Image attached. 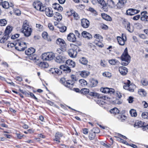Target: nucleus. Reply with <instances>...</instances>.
<instances>
[{
  "label": "nucleus",
  "mask_w": 148,
  "mask_h": 148,
  "mask_svg": "<svg viewBox=\"0 0 148 148\" xmlns=\"http://www.w3.org/2000/svg\"><path fill=\"white\" fill-rule=\"evenodd\" d=\"M109 62L110 64L112 65H119L120 63L118 60L115 59L110 60L109 61Z\"/></svg>",
  "instance_id": "33"
},
{
  "label": "nucleus",
  "mask_w": 148,
  "mask_h": 148,
  "mask_svg": "<svg viewBox=\"0 0 148 148\" xmlns=\"http://www.w3.org/2000/svg\"><path fill=\"white\" fill-rule=\"evenodd\" d=\"M119 70L121 74L123 75L126 74L128 72L127 69L125 67L121 66L119 67Z\"/></svg>",
  "instance_id": "17"
},
{
  "label": "nucleus",
  "mask_w": 148,
  "mask_h": 148,
  "mask_svg": "<svg viewBox=\"0 0 148 148\" xmlns=\"http://www.w3.org/2000/svg\"><path fill=\"white\" fill-rule=\"evenodd\" d=\"M63 136V134L61 132H58L55 134V137L56 139H58L62 138Z\"/></svg>",
  "instance_id": "45"
},
{
  "label": "nucleus",
  "mask_w": 148,
  "mask_h": 148,
  "mask_svg": "<svg viewBox=\"0 0 148 148\" xmlns=\"http://www.w3.org/2000/svg\"><path fill=\"white\" fill-rule=\"evenodd\" d=\"M148 13L147 11H143L141 12L140 19L145 21H148V16L147 15Z\"/></svg>",
  "instance_id": "15"
},
{
  "label": "nucleus",
  "mask_w": 148,
  "mask_h": 148,
  "mask_svg": "<svg viewBox=\"0 0 148 148\" xmlns=\"http://www.w3.org/2000/svg\"><path fill=\"white\" fill-rule=\"evenodd\" d=\"M60 81L65 86L71 89L73 87L74 83L70 80H68L67 81L65 82L64 78H62L60 79Z\"/></svg>",
  "instance_id": "6"
},
{
  "label": "nucleus",
  "mask_w": 148,
  "mask_h": 148,
  "mask_svg": "<svg viewBox=\"0 0 148 148\" xmlns=\"http://www.w3.org/2000/svg\"><path fill=\"white\" fill-rule=\"evenodd\" d=\"M21 92L23 94H25L27 96H28L30 95L31 97L34 98L35 100H37V98L32 93L29 92L24 91V92L21 90Z\"/></svg>",
  "instance_id": "27"
},
{
  "label": "nucleus",
  "mask_w": 148,
  "mask_h": 148,
  "mask_svg": "<svg viewBox=\"0 0 148 148\" xmlns=\"http://www.w3.org/2000/svg\"><path fill=\"white\" fill-rule=\"evenodd\" d=\"M98 2L102 6V8L105 11H107L108 10L106 4L104 0H97Z\"/></svg>",
  "instance_id": "20"
},
{
  "label": "nucleus",
  "mask_w": 148,
  "mask_h": 148,
  "mask_svg": "<svg viewBox=\"0 0 148 148\" xmlns=\"http://www.w3.org/2000/svg\"><path fill=\"white\" fill-rule=\"evenodd\" d=\"M16 44L15 45L14 43H9L7 45V46L8 47H15V48Z\"/></svg>",
  "instance_id": "56"
},
{
  "label": "nucleus",
  "mask_w": 148,
  "mask_h": 148,
  "mask_svg": "<svg viewBox=\"0 0 148 148\" xmlns=\"http://www.w3.org/2000/svg\"><path fill=\"white\" fill-rule=\"evenodd\" d=\"M100 91L103 93H109L111 94H113L115 92L113 88H109L107 87L102 88L100 89Z\"/></svg>",
  "instance_id": "7"
},
{
  "label": "nucleus",
  "mask_w": 148,
  "mask_h": 148,
  "mask_svg": "<svg viewBox=\"0 0 148 148\" xmlns=\"http://www.w3.org/2000/svg\"><path fill=\"white\" fill-rule=\"evenodd\" d=\"M66 29V27L65 26L62 27L60 28V31L61 32H65Z\"/></svg>",
  "instance_id": "60"
},
{
  "label": "nucleus",
  "mask_w": 148,
  "mask_h": 148,
  "mask_svg": "<svg viewBox=\"0 0 148 148\" xmlns=\"http://www.w3.org/2000/svg\"><path fill=\"white\" fill-rule=\"evenodd\" d=\"M121 59L123 61L122 63V64L123 65L126 66L130 62V57L128 54L127 48H126L124 50V52L121 56Z\"/></svg>",
  "instance_id": "2"
},
{
  "label": "nucleus",
  "mask_w": 148,
  "mask_h": 148,
  "mask_svg": "<svg viewBox=\"0 0 148 148\" xmlns=\"http://www.w3.org/2000/svg\"><path fill=\"white\" fill-rule=\"evenodd\" d=\"M69 56L75 58L77 55V52L76 50L73 49H70L68 51Z\"/></svg>",
  "instance_id": "10"
},
{
  "label": "nucleus",
  "mask_w": 148,
  "mask_h": 148,
  "mask_svg": "<svg viewBox=\"0 0 148 148\" xmlns=\"http://www.w3.org/2000/svg\"><path fill=\"white\" fill-rule=\"evenodd\" d=\"M47 8H46L45 6H43L42 4L38 10L42 12H43L44 11H45V10H46Z\"/></svg>",
  "instance_id": "55"
},
{
  "label": "nucleus",
  "mask_w": 148,
  "mask_h": 148,
  "mask_svg": "<svg viewBox=\"0 0 148 148\" xmlns=\"http://www.w3.org/2000/svg\"><path fill=\"white\" fill-rule=\"evenodd\" d=\"M79 81L81 85L83 86H84L87 84V82L83 79H81L79 80Z\"/></svg>",
  "instance_id": "43"
},
{
  "label": "nucleus",
  "mask_w": 148,
  "mask_h": 148,
  "mask_svg": "<svg viewBox=\"0 0 148 148\" xmlns=\"http://www.w3.org/2000/svg\"><path fill=\"white\" fill-rule=\"evenodd\" d=\"M55 60L56 62L59 63H63L66 61L65 58L61 56H57Z\"/></svg>",
  "instance_id": "14"
},
{
  "label": "nucleus",
  "mask_w": 148,
  "mask_h": 148,
  "mask_svg": "<svg viewBox=\"0 0 148 148\" xmlns=\"http://www.w3.org/2000/svg\"><path fill=\"white\" fill-rule=\"evenodd\" d=\"M98 84L97 81L95 79H92L90 80V86L91 87H94L97 85Z\"/></svg>",
  "instance_id": "32"
},
{
  "label": "nucleus",
  "mask_w": 148,
  "mask_h": 148,
  "mask_svg": "<svg viewBox=\"0 0 148 148\" xmlns=\"http://www.w3.org/2000/svg\"><path fill=\"white\" fill-rule=\"evenodd\" d=\"M94 37L95 38L98 39V40H97L98 41H102L103 39L102 37L99 34H95Z\"/></svg>",
  "instance_id": "42"
},
{
  "label": "nucleus",
  "mask_w": 148,
  "mask_h": 148,
  "mask_svg": "<svg viewBox=\"0 0 148 148\" xmlns=\"http://www.w3.org/2000/svg\"><path fill=\"white\" fill-rule=\"evenodd\" d=\"M32 30L29 27L27 21H24L22 29V32L24 34V36L26 37L30 36L32 32Z\"/></svg>",
  "instance_id": "1"
},
{
  "label": "nucleus",
  "mask_w": 148,
  "mask_h": 148,
  "mask_svg": "<svg viewBox=\"0 0 148 148\" xmlns=\"http://www.w3.org/2000/svg\"><path fill=\"white\" fill-rule=\"evenodd\" d=\"M118 141L122 143L123 144L127 145H129L128 143L125 139H118Z\"/></svg>",
  "instance_id": "57"
},
{
  "label": "nucleus",
  "mask_w": 148,
  "mask_h": 148,
  "mask_svg": "<svg viewBox=\"0 0 148 148\" xmlns=\"http://www.w3.org/2000/svg\"><path fill=\"white\" fill-rule=\"evenodd\" d=\"M82 26L84 28H87L89 26L90 22L86 18H83L81 20Z\"/></svg>",
  "instance_id": "9"
},
{
  "label": "nucleus",
  "mask_w": 148,
  "mask_h": 148,
  "mask_svg": "<svg viewBox=\"0 0 148 148\" xmlns=\"http://www.w3.org/2000/svg\"><path fill=\"white\" fill-rule=\"evenodd\" d=\"M39 66L42 68H47L49 66L48 64L46 62H41L39 64Z\"/></svg>",
  "instance_id": "35"
},
{
  "label": "nucleus",
  "mask_w": 148,
  "mask_h": 148,
  "mask_svg": "<svg viewBox=\"0 0 148 148\" xmlns=\"http://www.w3.org/2000/svg\"><path fill=\"white\" fill-rule=\"evenodd\" d=\"M42 37L45 39H47L48 41H51V39H48L47 37L48 36V34L46 32H43L42 34Z\"/></svg>",
  "instance_id": "48"
},
{
  "label": "nucleus",
  "mask_w": 148,
  "mask_h": 148,
  "mask_svg": "<svg viewBox=\"0 0 148 148\" xmlns=\"http://www.w3.org/2000/svg\"><path fill=\"white\" fill-rule=\"evenodd\" d=\"M9 36L7 35H5L3 38L1 39V43H4L5 42L7 41Z\"/></svg>",
  "instance_id": "41"
},
{
  "label": "nucleus",
  "mask_w": 148,
  "mask_h": 148,
  "mask_svg": "<svg viewBox=\"0 0 148 148\" xmlns=\"http://www.w3.org/2000/svg\"><path fill=\"white\" fill-rule=\"evenodd\" d=\"M56 43L57 44L59 45L62 48L65 47L66 44L65 41L62 39L60 38H58L56 41Z\"/></svg>",
  "instance_id": "11"
},
{
  "label": "nucleus",
  "mask_w": 148,
  "mask_h": 148,
  "mask_svg": "<svg viewBox=\"0 0 148 148\" xmlns=\"http://www.w3.org/2000/svg\"><path fill=\"white\" fill-rule=\"evenodd\" d=\"M55 54L52 52H47L42 54V58L43 60L50 61L54 59Z\"/></svg>",
  "instance_id": "3"
},
{
  "label": "nucleus",
  "mask_w": 148,
  "mask_h": 148,
  "mask_svg": "<svg viewBox=\"0 0 148 148\" xmlns=\"http://www.w3.org/2000/svg\"><path fill=\"white\" fill-rule=\"evenodd\" d=\"M90 73L87 71H83L80 73V75L83 77H86Z\"/></svg>",
  "instance_id": "34"
},
{
  "label": "nucleus",
  "mask_w": 148,
  "mask_h": 148,
  "mask_svg": "<svg viewBox=\"0 0 148 148\" xmlns=\"http://www.w3.org/2000/svg\"><path fill=\"white\" fill-rule=\"evenodd\" d=\"M9 3L7 1H5L1 3V5L4 8L8 9L9 7Z\"/></svg>",
  "instance_id": "37"
},
{
  "label": "nucleus",
  "mask_w": 148,
  "mask_h": 148,
  "mask_svg": "<svg viewBox=\"0 0 148 148\" xmlns=\"http://www.w3.org/2000/svg\"><path fill=\"white\" fill-rule=\"evenodd\" d=\"M119 118L121 121H123L126 119V116L123 115L119 116Z\"/></svg>",
  "instance_id": "53"
},
{
  "label": "nucleus",
  "mask_w": 148,
  "mask_h": 148,
  "mask_svg": "<svg viewBox=\"0 0 148 148\" xmlns=\"http://www.w3.org/2000/svg\"><path fill=\"white\" fill-rule=\"evenodd\" d=\"M82 35L83 37L88 39H89L92 37V35L90 33L85 31L82 32Z\"/></svg>",
  "instance_id": "25"
},
{
  "label": "nucleus",
  "mask_w": 148,
  "mask_h": 148,
  "mask_svg": "<svg viewBox=\"0 0 148 148\" xmlns=\"http://www.w3.org/2000/svg\"><path fill=\"white\" fill-rule=\"evenodd\" d=\"M81 91L83 94H86L89 92V90L87 88H83L81 89Z\"/></svg>",
  "instance_id": "54"
},
{
  "label": "nucleus",
  "mask_w": 148,
  "mask_h": 148,
  "mask_svg": "<svg viewBox=\"0 0 148 148\" xmlns=\"http://www.w3.org/2000/svg\"><path fill=\"white\" fill-rule=\"evenodd\" d=\"M35 52V49L33 48H30L25 51V53L26 55L31 56Z\"/></svg>",
  "instance_id": "22"
},
{
  "label": "nucleus",
  "mask_w": 148,
  "mask_h": 148,
  "mask_svg": "<svg viewBox=\"0 0 148 148\" xmlns=\"http://www.w3.org/2000/svg\"><path fill=\"white\" fill-rule=\"evenodd\" d=\"M12 30V26H7L5 31V35H7L8 36H9V34L11 32Z\"/></svg>",
  "instance_id": "31"
},
{
  "label": "nucleus",
  "mask_w": 148,
  "mask_h": 148,
  "mask_svg": "<svg viewBox=\"0 0 148 148\" xmlns=\"http://www.w3.org/2000/svg\"><path fill=\"white\" fill-rule=\"evenodd\" d=\"M88 93L89 95L91 96L98 97L99 96V94L96 92H89Z\"/></svg>",
  "instance_id": "52"
},
{
  "label": "nucleus",
  "mask_w": 148,
  "mask_h": 148,
  "mask_svg": "<svg viewBox=\"0 0 148 148\" xmlns=\"http://www.w3.org/2000/svg\"><path fill=\"white\" fill-rule=\"evenodd\" d=\"M7 23V21L5 19H1V26H5Z\"/></svg>",
  "instance_id": "49"
},
{
  "label": "nucleus",
  "mask_w": 148,
  "mask_h": 148,
  "mask_svg": "<svg viewBox=\"0 0 148 148\" xmlns=\"http://www.w3.org/2000/svg\"><path fill=\"white\" fill-rule=\"evenodd\" d=\"M60 4L57 3H55L53 5V7L55 9L57 10L59 7Z\"/></svg>",
  "instance_id": "62"
},
{
  "label": "nucleus",
  "mask_w": 148,
  "mask_h": 148,
  "mask_svg": "<svg viewBox=\"0 0 148 148\" xmlns=\"http://www.w3.org/2000/svg\"><path fill=\"white\" fill-rule=\"evenodd\" d=\"M110 112L113 114H115L119 113V111L117 108H115L111 109L110 110Z\"/></svg>",
  "instance_id": "36"
},
{
  "label": "nucleus",
  "mask_w": 148,
  "mask_h": 148,
  "mask_svg": "<svg viewBox=\"0 0 148 148\" xmlns=\"http://www.w3.org/2000/svg\"><path fill=\"white\" fill-rule=\"evenodd\" d=\"M123 34H122V37L118 36L117 40L119 44L121 45H123L125 44V42L126 40V37L125 36V39L123 38Z\"/></svg>",
  "instance_id": "16"
},
{
  "label": "nucleus",
  "mask_w": 148,
  "mask_h": 148,
  "mask_svg": "<svg viewBox=\"0 0 148 148\" xmlns=\"http://www.w3.org/2000/svg\"><path fill=\"white\" fill-rule=\"evenodd\" d=\"M19 36V34H15L12 35L11 37V38L12 39H14L16 38H18Z\"/></svg>",
  "instance_id": "64"
},
{
  "label": "nucleus",
  "mask_w": 148,
  "mask_h": 148,
  "mask_svg": "<svg viewBox=\"0 0 148 148\" xmlns=\"http://www.w3.org/2000/svg\"><path fill=\"white\" fill-rule=\"evenodd\" d=\"M141 82L142 84L144 86H146L148 84V82L146 79L145 78H143L141 81Z\"/></svg>",
  "instance_id": "46"
},
{
  "label": "nucleus",
  "mask_w": 148,
  "mask_h": 148,
  "mask_svg": "<svg viewBox=\"0 0 148 148\" xmlns=\"http://www.w3.org/2000/svg\"><path fill=\"white\" fill-rule=\"evenodd\" d=\"M103 75L104 76L110 77L111 76V74L110 73L108 72H106L103 73Z\"/></svg>",
  "instance_id": "51"
},
{
  "label": "nucleus",
  "mask_w": 148,
  "mask_h": 148,
  "mask_svg": "<svg viewBox=\"0 0 148 148\" xmlns=\"http://www.w3.org/2000/svg\"><path fill=\"white\" fill-rule=\"evenodd\" d=\"M57 70V68H51L49 70V72L51 73H52L53 74H55V72L56 71L55 70Z\"/></svg>",
  "instance_id": "58"
},
{
  "label": "nucleus",
  "mask_w": 148,
  "mask_h": 148,
  "mask_svg": "<svg viewBox=\"0 0 148 148\" xmlns=\"http://www.w3.org/2000/svg\"><path fill=\"white\" fill-rule=\"evenodd\" d=\"M81 45V43L80 42H77V43H76V44L75 45L74 44H71L70 45L71 47H73L74 46H75L77 47H78V46H80Z\"/></svg>",
  "instance_id": "59"
},
{
  "label": "nucleus",
  "mask_w": 148,
  "mask_h": 148,
  "mask_svg": "<svg viewBox=\"0 0 148 148\" xmlns=\"http://www.w3.org/2000/svg\"><path fill=\"white\" fill-rule=\"evenodd\" d=\"M143 118L148 119V112H143L141 114Z\"/></svg>",
  "instance_id": "50"
},
{
  "label": "nucleus",
  "mask_w": 148,
  "mask_h": 148,
  "mask_svg": "<svg viewBox=\"0 0 148 148\" xmlns=\"http://www.w3.org/2000/svg\"><path fill=\"white\" fill-rule=\"evenodd\" d=\"M13 10L14 11L15 13L17 15H18L21 14V12L18 9H16L15 10L14 9H13Z\"/></svg>",
  "instance_id": "63"
},
{
  "label": "nucleus",
  "mask_w": 148,
  "mask_h": 148,
  "mask_svg": "<svg viewBox=\"0 0 148 148\" xmlns=\"http://www.w3.org/2000/svg\"><path fill=\"white\" fill-rule=\"evenodd\" d=\"M140 11L132 8H130L128 9L126 11V13L128 15L132 16L138 13Z\"/></svg>",
  "instance_id": "8"
},
{
  "label": "nucleus",
  "mask_w": 148,
  "mask_h": 148,
  "mask_svg": "<svg viewBox=\"0 0 148 148\" xmlns=\"http://www.w3.org/2000/svg\"><path fill=\"white\" fill-rule=\"evenodd\" d=\"M138 94L141 97H145L146 96L147 93L143 89H138Z\"/></svg>",
  "instance_id": "30"
},
{
  "label": "nucleus",
  "mask_w": 148,
  "mask_h": 148,
  "mask_svg": "<svg viewBox=\"0 0 148 148\" xmlns=\"http://www.w3.org/2000/svg\"><path fill=\"white\" fill-rule=\"evenodd\" d=\"M36 27L38 28L40 31L42 30L43 28V26L39 24H36Z\"/></svg>",
  "instance_id": "61"
},
{
  "label": "nucleus",
  "mask_w": 148,
  "mask_h": 148,
  "mask_svg": "<svg viewBox=\"0 0 148 148\" xmlns=\"http://www.w3.org/2000/svg\"><path fill=\"white\" fill-rule=\"evenodd\" d=\"M127 81V82L124 84L125 85L123 86V88L130 92H134L135 86L133 84H130V80H128Z\"/></svg>",
  "instance_id": "5"
},
{
  "label": "nucleus",
  "mask_w": 148,
  "mask_h": 148,
  "mask_svg": "<svg viewBox=\"0 0 148 148\" xmlns=\"http://www.w3.org/2000/svg\"><path fill=\"white\" fill-rule=\"evenodd\" d=\"M106 4V6H108L110 8H112L115 5L114 2L112 0H108Z\"/></svg>",
  "instance_id": "29"
},
{
  "label": "nucleus",
  "mask_w": 148,
  "mask_h": 148,
  "mask_svg": "<svg viewBox=\"0 0 148 148\" xmlns=\"http://www.w3.org/2000/svg\"><path fill=\"white\" fill-rule=\"evenodd\" d=\"M102 17L103 19L107 21H110L112 20L111 18L106 14H104L103 15H102Z\"/></svg>",
  "instance_id": "44"
},
{
  "label": "nucleus",
  "mask_w": 148,
  "mask_h": 148,
  "mask_svg": "<svg viewBox=\"0 0 148 148\" xmlns=\"http://www.w3.org/2000/svg\"><path fill=\"white\" fill-rule=\"evenodd\" d=\"M54 19L57 21H61L62 18V16L60 13L56 12L54 14Z\"/></svg>",
  "instance_id": "24"
},
{
  "label": "nucleus",
  "mask_w": 148,
  "mask_h": 148,
  "mask_svg": "<svg viewBox=\"0 0 148 148\" xmlns=\"http://www.w3.org/2000/svg\"><path fill=\"white\" fill-rule=\"evenodd\" d=\"M130 113L132 116L135 117L137 115L136 110L134 109H131L130 112Z\"/></svg>",
  "instance_id": "40"
},
{
  "label": "nucleus",
  "mask_w": 148,
  "mask_h": 148,
  "mask_svg": "<svg viewBox=\"0 0 148 148\" xmlns=\"http://www.w3.org/2000/svg\"><path fill=\"white\" fill-rule=\"evenodd\" d=\"M80 62L84 65H86L87 64L88 61L84 57H82L79 60Z\"/></svg>",
  "instance_id": "38"
},
{
  "label": "nucleus",
  "mask_w": 148,
  "mask_h": 148,
  "mask_svg": "<svg viewBox=\"0 0 148 148\" xmlns=\"http://www.w3.org/2000/svg\"><path fill=\"white\" fill-rule=\"evenodd\" d=\"M126 2V0H119L118 2L116 5L117 8L120 9L123 8Z\"/></svg>",
  "instance_id": "12"
},
{
  "label": "nucleus",
  "mask_w": 148,
  "mask_h": 148,
  "mask_svg": "<svg viewBox=\"0 0 148 148\" xmlns=\"http://www.w3.org/2000/svg\"><path fill=\"white\" fill-rule=\"evenodd\" d=\"M144 123L141 121H138L135 123L134 124L135 127H143L145 126H144Z\"/></svg>",
  "instance_id": "26"
},
{
  "label": "nucleus",
  "mask_w": 148,
  "mask_h": 148,
  "mask_svg": "<svg viewBox=\"0 0 148 148\" xmlns=\"http://www.w3.org/2000/svg\"><path fill=\"white\" fill-rule=\"evenodd\" d=\"M124 25L125 28L129 32L131 33L133 31V27L132 26H130L129 22H125Z\"/></svg>",
  "instance_id": "19"
},
{
  "label": "nucleus",
  "mask_w": 148,
  "mask_h": 148,
  "mask_svg": "<svg viewBox=\"0 0 148 148\" xmlns=\"http://www.w3.org/2000/svg\"><path fill=\"white\" fill-rule=\"evenodd\" d=\"M60 68L61 69H62L63 71H65L66 73H70L71 71V69L70 67L67 66L66 64L60 66Z\"/></svg>",
  "instance_id": "18"
},
{
  "label": "nucleus",
  "mask_w": 148,
  "mask_h": 148,
  "mask_svg": "<svg viewBox=\"0 0 148 148\" xmlns=\"http://www.w3.org/2000/svg\"><path fill=\"white\" fill-rule=\"evenodd\" d=\"M67 38L68 40L71 42H75L76 40L75 35L73 33H71L68 34Z\"/></svg>",
  "instance_id": "13"
},
{
  "label": "nucleus",
  "mask_w": 148,
  "mask_h": 148,
  "mask_svg": "<svg viewBox=\"0 0 148 148\" xmlns=\"http://www.w3.org/2000/svg\"><path fill=\"white\" fill-rule=\"evenodd\" d=\"M27 48L26 44L23 41H19L16 43L15 49L18 51H23Z\"/></svg>",
  "instance_id": "4"
},
{
  "label": "nucleus",
  "mask_w": 148,
  "mask_h": 148,
  "mask_svg": "<svg viewBox=\"0 0 148 148\" xmlns=\"http://www.w3.org/2000/svg\"><path fill=\"white\" fill-rule=\"evenodd\" d=\"M45 13L47 16L51 17L53 16V10L51 8H48L45 10Z\"/></svg>",
  "instance_id": "23"
},
{
  "label": "nucleus",
  "mask_w": 148,
  "mask_h": 148,
  "mask_svg": "<svg viewBox=\"0 0 148 148\" xmlns=\"http://www.w3.org/2000/svg\"><path fill=\"white\" fill-rule=\"evenodd\" d=\"M42 4V3L40 1H36L33 3V6L36 10H38Z\"/></svg>",
  "instance_id": "21"
},
{
  "label": "nucleus",
  "mask_w": 148,
  "mask_h": 148,
  "mask_svg": "<svg viewBox=\"0 0 148 148\" xmlns=\"http://www.w3.org/2000/svg\"><path fill=\"white\" fill-rule=\"evenodd\" d=\"M66 63L67 65L73 67H74L75 65V62L71 60H66Z\"/></svg>",
  "instance_id": "28"
},
{
  "label": "nucleus",
  "mask_w": 148,
  "mask_h": 148,
  "mask_svg": "<svg viewBox=\"0 0 148 148\" xmlns=\"http://www.w3.org/2000/svg\"><path fill=\"white\" fill-rule=\"evenodd\" d=\"M94 129H92L91 130V132L90 133L89 137L90 139H93L94 138L95 136V132H94Z\"/></svg>",
  "instance_id": "39"
},
{
  "label": "nucleus",
  "mask_w": 148,
  "mask_h": 148,
  "mask_svg": "<svg viewBox=\"0 0 148 148\" xmlns=\"http://www.w3.org/2000/svg\"><path fill=\"white\" fill-rule=\"evenodd\" d=\"M71 12L72 13V15L73 16L75 19L77 20L79 18V17L77 13H76L75 12H74L73 11H71Z\"/></svg>",
  "instance_id": "47"
}]
</instances>
